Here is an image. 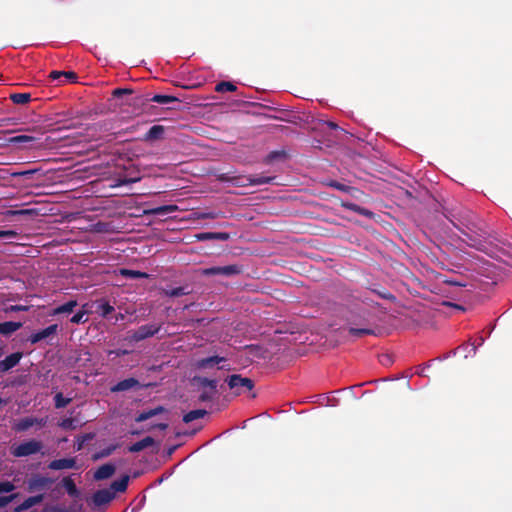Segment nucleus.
<instances>
[{"label": "nucleus", "mask_w": 512, "mask_h": 512, "mask_svg": "<svg viewBox=\"0 0 512 512\" xmlns=\"http://www.w3.org/2000/svg\"><path fill=\"white\" fill-rule=\"evenodd\" d=\"M28 306L24 305H11L6 308V312H20V311H27Z\"/></svg>", "instance_id": "nucleus-49"}, {"label": "nucleus", "mask_w": 512, "mask_h": 512, "mask_svg": "<svg viewBox=\"0 0 512 512\" xmlns=\"http://www.w3.org/2000/svg\"><path fill=\"white\" fill-rule=\"evenodd\" d=\"M100 314L103 317H107L114 311V307L109 302H103L99 305Z\"/></svg>", "instance_id": "nucleus-40"}, {"label": "nucleus", "mask_w": 512, "mask_h": 512, "mask_svg": "<svg viewBox=\"0 0 512 512\" xmlns=\"http://www.w3.org/2000/svg\"><path fill=\"white\" fill-rule=\"evenodd\" d=\"M257 416H259V417L267 416V412H262V413L258 414Z\"/></svg>", "instance_id": "nucleus-61"}, {"label": "nucleus", "mask_w": 512, "mask_h": 512, "mask_svg": "<svg viewBox=\"0 0 512 512\" xmlns=\"http://www.w3.org/2000/svg\"><path fill=\"white\" fill-rule=\"evenodd\" d=\"M193 381L198 385L200 390L208 389L210 391H212L214 389V387L217 386V383H218L217 380H215V379H208V378L202 377V376H195L193 378Z\"/></svg>", "instance_id": "nucleus-19"}, {"label": "nucleus", "mask_w": 512, "mask_h": 512, "mask_svg": "<svg viewBox=\"0 0 512 512\" xmlns=\"http://www.w3.org/2000/svg\"><path fill=\"white\" fill-rule=\"evenodd\" d=\"M10 100L14 104H27L31 100V94L30 93H12L9 96Z\"/></svg>", "instance_id": "nucleus-27"}, {"label": "nucleus", "mask_w": 512, "mask_h": 512, "mask_svg": "<svg viewBox=\"0 0 512 512\" xmlns=\"http://www.w3.org/2000/svg\"><path fill=\"white\" fill-rule=\"evenodd\" d=\"M132 90L128 88H116L113 90L112 95L115 98H119L123 95L131 94Z\"/></svg>", "instance_id": "nucleus-45"}, {"label": "nucleus", "mask_w": 512, "mask_h": 512, "mask_svg": "<svg viewBox=\"0 0 512 512\" xmlns=\"http://www.w3.org/2000/svg\"><path fill=\"white\" fill-rule=\"evenodd\" d=\"M341 206L347 210L356 212L360 215H367V213H368V211L365 208L360 207L359 205L352 203V202H344L343 201V202H341Z\"/></svg>", "instance_id": "nucleus-33"}, {"label": "nucleus", "mask_w": 512, "mask_h": 512, "mask_svg": "<svg viewBox=\"0 0 512 512\" xmlns=\"http://www.w3.org/2000/svg\"><path fill=\"white\" fill-rule=\"evenodd\" d=\"M42 498H43V497H42V495H37V496L29 497V498H27V499L24 501V504H23V505H24V507H25V508H29V507H31L32 505H34V504H37V503L41 502V501H42Z\"/></svg>", "instance_id": "nucleus-42"}, {"label": "nucleus", "mask_w": 512, "mask_h": 512, "mask_svg": "<svg viewBox=\"0 0 512 512\" xmlns=\"http://www.w3.org/2000/svg\"><path fill=\"white\" fill-rule=\"evenodd\" d=\"M23 354L21 352H15L8 355L4 360L0 361V372L4 373L14 368L21 360Z\"/></svg>", "instance_id": "nucleus-11"}, {"label": "nucleus", "mask_w": 512, "mask_h": 512, "mask_svg": "<svg viewBox=\"0 0 512 512\" xmlns=\"http://www.w3.org/2000/svg\"><path fill=\"white\" fill-rule=\"evenodd\" d=\"M118 444H111L93 455V460H98L110 456L117 448Z\"/></svg>", "instance_id": "nucleus-28"}, {"label": "nucleus", "mask_w": 512, "mask_h": 512, "mask_svg": "<svg viewBox=\"0 0 512 512\" xmlns=\"http://www.w3.org/2000/svg\"><path fill=\"white\" fill-rule=\"evenodd\" d=\"M153 444H154V439L150 436H147V437L143 438L142 440L137 441V442L133 443L132 445H130L128 447V451L132 452V453H137V452H140L148 447H151Z\"/></svg>", "instance_id": "nucleus-18"}, {"label": "nucleus", "mask_w": 512, "mask_h": 512, "mask_svg": "<svg viewBox=\"0 0 512 512\" xmlns=\"http://www.w3.org/2000/svg\"><path fill=\"white\" fill-rule=\"evenodd\" d=\"M58 325L52 324L36 333H33L29 336L28 341L31 344H36L42 340L49 338L50 336H54L57 333Z\"/></svg>", "instance_id": "nucleus-9"}, {"label": "nucleus", "mask_w": 512, "mask_h": 512, "mask_svg": "<svg viewBox=\"0 0 512 512\" xmlns=\"http://www.w3.org/2000/svg\"><path fill=\"white\" fill-rule=\"evenodd\" d=\"M86 315V311L85 310H81V311H78L76 314H74L70 321L71 323H74V324H80V323H84L87 321L86 318H84Z\"/></svg>", "instance_id": "nucleus-41"}, {"label": "nucleus", "mask_w": 512, "mask_h": 512, "mask_svg": "<svg viewBox=\"0 0 512 512\" xmlns=\"http://www.w3.org/2000/svg\"><path fill=\"white\" fill-rule=\"evenodd\" d=\"M156 427H158L161 430H164V429H166L168 427V425L164 424V423H161V424H158Z\"/></svg>", "instance_id": "nucleus-57"}, {"label": "nucleus", "mask_w": 512, "mask_h": 512, "mask_svg": "<svg viewBox=\"0 0 512 512\" xmlns=\"http://www.w3.org/2000/svg\"><path fill=\"white\" fill-rule=\"evenodd\" d=\"M229 389L234 395H250L254 388V382L252 379L242 377L239 374H233L226 378Z\"/></svg>", "instance_id": "nucleus-3"}, {"label": "nucleus", "mask_w": 512, "mask_h": 512, "mask_svg": "<svg viewBox=\"0 0 512 512\" xmlns=\"http://www.w3.org/2000/svg\"><path fill=\"white\" fill-rule=\"evenodd\" d=\"M62 78H65L66 82L76 83L77 79H78V76L73 71H64V74H63Z\"/></svg>", "instance_id": "nucleus-44"}, {"label": "nucleus", "mask_w": 512, "mask_h": 512, "mask_svg": "<svg viewBox=\"0 0 512 512\" xmlns=\"http://www.w3.org/2000/svg\"><path fill=\"white\" fill-rule=\"evenodd\" d=\"M182 419L185 424H188L189 422H191L192 420H195L196 418H182Z\"/></svg>", "instance_id": "nucleus-58"}, {"label": "nucleus", "mask_w": 512, "mask_h": 512, "mask_svg": "<svg viewBox=\"0 0 512 512\" xmlns=\"http://www.w3.org/2000/svg\"><path fill=\"white\" fill-rule=\"evenodd\" d=\"M287 406H288V409L283 410L282 412H284V413H289V412H290V410H291V405H290V404H288Z\"/></svg>", "instance_id": "nucleus-60"}, {"label": "nucleus", "mask_w": 512, "mask_h": 512, "mask_svg": "<svg viewBox=\"0 0 512 512\" xmlns=\"http://www.w3.org/2000/svg\"><path fill=\"white\" fill-rule=\"evenodd\" d=\"M164 133V127L161 125L152 126L145 134V140L159 139Z\"/></svg>", "instance_id": "nucleus-26"}, {"label": "nucleus", "mask_w": 512, "mask_h": 512, "mask_svg": "<svg viewBox=\"0 0 512 512\" xmlns=\"http://www.w3.org/2000/svg\"><path fill=\"white\" fill-rule=\"evenodd\" d=\"M237 90L236 85L229 81H222L216 84L215 91L219 93L234 92Z\"/></svg>", "instance_id": "nucleus-31"}, {"label": "nucleus", "mask_w": 512, "mask_h": 512, "mask_svg": "<svg viewBox=\"0 0 512 512\" xmlns=\"http://www.w3.org/2000/svg\"><path fill=\"white\" fill-rule=\"evenodd\" d=\"M109 354H114L117 357H121V356H125V355L129 354V351L125 350V349H116V350L109 351Z\"/></svg>", "instance_id": "nucleus-53"}, {"label": "nucleus", "mask_w": 512, "mask_h": 512, "mask_svg": "<svg viewBox=\"0 0 512 512\" xmlns=\"http://www.w3.org/2000/svg\"><path fill=\"white\" fill-rule=\"evenodd\" d=\"M137 421H143V420H146L147 418H142V417H139V418H135Z\"/></svg>", "instance_id": "nucleus-63"}, {"label": "nucleus", "mask_w": 512, "mask_h": 512, "mask_svg": "<svg viewBox=\"0 0 512 512\" xmlns=\"http://www.w3.org/2000/svg\"><path fill=\"white\" fill-rule=\"evenodd\" d=\"M328 126L331 128V129H337L338 128V125L334 122H328Z\"/></svg>", "instance_id": "nucleus-56"}, {"label": "nucleus", "mask_w": 512, "mask_h": 512, "mask_svg": "<svg viewBox=\"0 0 512 512\" xmlns=\"http://www.w3.org/2000/svg\"><path fill=\"white\" fill-rule=\"evenodd\" d=\"M41 420H43V418H41ZM36 423L41 424L42 421H38V418H24L16 424L15 428L17 431H25Z\"/></svg>", "instance_id": "nucleus-25"}, {"label": "nucleus", "mask_w": 512, "mask_h": 512, "mask_svg": "<svg viewBox=\"0 0 512 512\" xmlns=\"http://www.w3.org/2000/svg\"><path fill=\"white\" fill-rule=\"evenodd\" d=\"M114 498V492L109 489H100L93 495V502L97 506L105 505Z\"/></svg>", "instance_id": "nucleus-12"}, {"label": "nucleus", "mask_w": 512, "mask_h": 512, "mask_svg": "<svg viewBox=\"0 0 512 512\" xmlns=\"http://www.w3.org/2000/svg\"><path fill=\"white\" fill-rule=\"evenodd\" d=\"M198 400L206 404L204 409H195L186 413L184 416H206L221 412L226 407V401L221 398L217 386L212 391L208 389L200 390Z\"/></svg>", "instance_id": "nucleus-1"}, {"label": "nucleus", "mask_w": 512, "mask_h": 512, "mask_svg": "<svg viewBox=\"0 0 512 512\" xmlns=\"http://www.w3.org/2000/svg\"><path fill=\"white\" fill-rule=\"evenodd\" d=\"M198 430H199V428H193L192 430H187V429H182L180 427H176L174 430V434H175V437L191 436V435H194Z\"/></svg>", "instance_id": "nucleus-39"}, {"label": "nucleus", "mask_w": 512, "mask_h": 512, "mask_svg": "<svg viewBox=\"0 0 512 512\" xmlns=\"http://www.w3.org/2000/svg\"><path fill=\"white\" fill-rule=\"evenodd\" d=\"M10 500V497H0V508L5 507Z\"/></svg>", "instance_id": "nucleus-54"}, {"label": "nucleus", "mask_w": 512, "mask_h": 512, "mask_svg": "<svg viewBox=\"0 0 512 512\" xmlns=\"http://www.w3.org/2000/svg\"><path fill=\"white\" fill-rule=\"evenodd\" d=\"M159 411H162V407H159V408H156V409H152V410H150L148 412H142V413L139 414V416H147V417L156 416Z\"/></svg>", "instance_id": "nucleus-52"}, {"label": "nucleus", "mask_w": 512, "mask_h": 512, "mask_svg": "<svg viewBox=\"0 0 512 512\" xmlns=\"http://www.w3.org/2000/svg\"><path fill=\"white\" fill-rule=\"evenodd\" d=\"M129 476L123 475L120 479L115 480L111 483L110 489L112 492H125L129 483Z\"/></svg>", "instance_id": "nucleus-23"}, {"label": "nucleus", "mask_w": 512, "mask_h": 512, "mask_svg": "<svg viewBox=\"0 0 512 512\" xmlns=\"http://www.w3.org/2000/svg\"><path fill=\"white\" fill-rule=\"evenodd\" d=\"M218 179L222 182H230L232 185L237 187L255 186L273 183L275 177L262 176V175H251V176H234L231 177L228 174H220Z\"/></svg>", "instance_id": "nucleus-2"}, {"label": "nucleus", "mask_w": 512, "mask_h": 512, "mask_svg": "<svg viewBox=\"0 0 512 512\" xmlns=\"http://www.w3.org/2000/svg\"><path fill=\"white\" fill-rule=\"evenodd\" d=\"M218 213L216 212H200L197 213V219H216Z\"/></svg>", "instance_id": "nucleus-47"}, {"label": "nucleus", "mask_w": 512, "mask_h": 512, "mask_svg": "<svg viewBox=\"0 0 512 512\" xmlns=\"http://www.w3.org/2000/svg\"><path fill=\"white\" fill-rule=\"evenodd\" d=\"M244 272L243 265L240 264H230L226 266H213L208 268H203L200 270V274L202 276L210 277V276H223V277H233L240 275Z\"/></svg>", "instance_id": "nucleus-4"}, {"label": "nucleus", "mask_w": 512, "mask_h": 512, "mask_svg": "<svg viewBox=\"0 0 512 512\" xmlns=\"http://www.w3.org/2000/svg\"><path fill=\"white\" fill-rule=\"evenodd\" d=\"M75 465L76 461L74 458H61L51 461L49 463V468L52 470L72 469Z\"/></svg>", "instance_id": "nucleus-14"}, {"label": "nucleus", "mask_w": 512, "mask_h": 512, "mask_svg": "<svg viewBox=\"0 0 512 512\" xmlns=\"http://www.w3.org/2000/svg\"><path fill=\"white\" fill-rule=\"evenodd\" d=\"M4 354V345L0 342V357Z\"/></svg>", "instance_id": "nucleus-59"}, {"label": "nucleus", "mask_w": 512, "mask_h": 512, "mask_svg": "<svg viewBox=\"0 0 512 512\" xmlns=\"http://www.w3.org/2000/svg\"><path fill=\"white\" fill-rule=\"evenodd\" d=\"M62 485L70 497L78 498L80 496V492L71 478L65 477L62 480Z\"/></svg>", "instance_id": "nucleus-21"}, {"label": "nucleus", "mask_w": 512, "mask_h": 512, "mask_svg": "<svg viewBox=\"0 0 512 512\" xmlns=\"http://www.w3.org/2000/svg\"><path fill=\"white\" fill-rule=\"evenodd\" d=\"M151 385L152 384L141 385L136 378L130 377V378L121 380L118 383H116L115 385L111 386L110 391L112 393H119V392L129 391V390H133V389L147 388V387H150Z\"/></svg>", "instance_id": "nucleus-7"}, {"label": "nucleus", "mask_w": 512, "mask_h": 512, "mask_svg": "<svg viewBox=\"0 0 512 512\" xmlns=\"http://www.w3.org/2000/svg\"><path fill=\"white\" fill-rule=\"evenodd\" d=\"M225 361L224 357L220 356H210L207 358H202L196 362V367L198 369H208L214 367L216 364H219L221 362Z\"/></svg>", "instance_id": "nucleus-15"}, {"label": "nucleus", "mask_w": 512, "mask_h": 512, "mask_svg": "<svg viewBox=\"0 0 512 512\" xmlns=\"http://www.w3.org/2000/svg\"><path fill=\"white\" fill-rule=\"evenodd\" d=\"M79 418H62V421L59 423V426L65 430L75 429L77 424L79 423Z\"/></svg>", "instance_id": "nucleus-36"}, {"label": "nucleus", "mask_w": 512, "mask_h": 512, "mask_svg": "<svg viewBox=\"0 0 512 512\" xmlns=\"http://www.w3.org/2000/svg\"><path fill=\"white\" fill-rule=\"evenodd\" d=\"M445 283H447L449 285L463 286V284L456 282V281H452V280H446Z\"/></svg>", "instance_id": "nucleus-55"}, {"label": "nucleus", "mask_w": 512, "mask_h": 512, "mask_svg": "<svg viewBox=\"0 0 512 512\" xmlns=\"http://www.w3.org/2000/svg\"><path fill=\"white\" fill-rule=\"evenodd\" d=\"M77 305H78V303L76 300H70L62 305L57 306L53 310V315L71 313Z\"/></svg>", "instance_id": "nucleus-24"}, {"label": "nucleus", "mask_w": 512, "mask_h": 512, "mask_svg": "<svg viewBox=\"0 0 512 512\" xmlns=\"http://www.w3.org/2000/svg\"><path fill=\"white\" fill-rule=\"evenodd\" d=\"M327 185H328L329 187H332V188H334V189H336V190L343 191V192H349V193H350V192H353V191H357V189H356V188L351 187V186H347V185L342 184V183H340V182H338V181H336V180H331V181H329V182L327 183Z\"/></svg>", "instance_id": "nucleus-34"}, {"label": "nucleus", "mask_w": 512, "mask_h": 512, "mask_svg": "<svg viewBox=\"0 0 512 512\" xmlns=\"http://www.w3.org/2000/svg\"><path fill=\"white\" fill-rule=\"evenodd\" d=\"M17 236V232L13 230H0V239H12Z\"/></svg>", "instance_id": "nucleus-46"}, {"label": "nucleus", "mask_w": 512, "mask_h": 512, "mask_svg": "<svg viewBox=\"0 0 512 512\" xmlns=\"http://www.w3.org/2000/svg\"><path fill=\"white\" fill-rule=\"evenodd\" d=\"M453 306L458 308V309H462L463 310V308L460 305L454 304Z\"/></svg>", "instance_id": "nucleus-64"}, {"label": "nucleus", "mask_w": 512, "mask_h": 512, "mask_svg": "<svg viewBox=\"0 0 512 512\" xmlns=\"http://www.w3.org/2000/svg\"><path fill=\"white\" fill-rule=\"evenodd\" d=\"M163 294L168 297H180L189 294L186 287H176L173 289H164Z\"/></svg>", "instance_id": "nucleus-32"}, {"label": "nucleus", "mask_w": 512, "mask_h": 512, "mask_svg": "<svg viewBox=\"0 0 512 512\" xmlns=\"http://www.w3.org/2000/svg\"><path fill=\"white\" fill-rule=\"evenodd\" d=\"M284 157H285L284 151H272L265 157L264 162L266 164H270V163L274 162L275 160L281 159Z\"/></svg>", "instance_id": "nucleus-37"}, {"label": "nucleus", "mask_w": 512, "mask_h": 512, "mask_svg": "<svg viewBox=\"0 0 512 512\" xmlns=\"http://www.w3.org/2000/svg\"><path fill=\"white\" fill-rule=\"evenodd\" d=\"M176 211H178V206L174 205V204H170V205L158 206V207L146 210L145 213L148 215L164 216L169 213L176 212Z\"/></svg>", "instance_id": "nucleus-16"}, {"label": "nucleus", "mask_w": 512, "mask_h": 512, "mask_svg": "<svg viewBox=\"0 0 512 512\" xmlns=\"http://www.w3.org/2000/svg\"><path fill=\"white\" fill-rule=\"evenodd\" d=\"M115 465L106 463L101 465L94 473V479L97 481L110 478L115 473Z\"/></svg>", "instance_id": "nucleus-13"}, {"label": "nucleus", "mask_w": 512, "mask_h": 512, "mask_svg": "<svg viewBox=\"0 0 512 512\" xmlns=\"http://www.w3.org/2000/svg\"><path fill=\"white\" fill-rule=\"evenodd\" d=\"M197 241L218 240L227 241L230 239V234L227 232H201L194 235Z\"/></svg>", "instance_id": "nucleus-10"}, {"label": "nucleus", "mask_w": 512, "mask_h": 512, "mask_svg": "<svg viewBox=\"0 0 512 512\" xmlns=\"http://www.w3.org/2000/svg\"><path fill=\"white\" fill-rule=\"evenodd\" d=\"M42 443L36 440L23 442L16 447H13L11 454L15 457H26L40 452Z\"/></svg>", "instance_id": "nucleus-5"}, {"label": "nucleus", "mask_w": 512, "mask_h": 512, "mask_svg": "<svg viewBox=\"0 0 512 512\" xmlns=\"http://www.w3.org/2000/svg\"><path fill=\"white\" fill-rule=\"evenodd\" d=\"M53 483V479L43 475H33L28 480V487L31 491H41L49 487Z\"/></svg>", "instance_id": "nucleus-8"}, {"label": "nucleus", "mask_w": 512, "mask_h": 512, "mask_svg": "<svg viewBox=\"0 0 512 512\" xmlns=\"http://www.w3.org/2000/svg\"><path fill=\"white\" fill-rule=\"evenodd\" d=\"M349 334L353 337H363L365 335H372L374 334V330L367 329V328H349L348 330Z\"/></svg>", "instance_id": "nucleus-35"}, {"label": "nucleus", "mask_w": 512, "mask_h": 512, "mask_svg": "<svg viewBox=\"0 0 512 512\" xmlns=\"http://www.w3.org/2000/svg\"><path fill=\"white\" fill-rule=\"evenodd\" d=\"M464 235L468 238V240H470L471 242H468V244L471 246V247H474L476 249H480V246L482 245L480 241L472 238L469 234L463 232Z\"/></svg>", "instance_id": "nucleus-50"}, {"label": "nucleus", "mask_w": 512, "mask_h": 512, "mask_svg": "<svg viewBox=\"0 0 512 512\" xmlns=\"http://www.w3.org/2000/svg\"><path fill=\"white\" fill-rule=\"evenodd\" d=\"M120 274L124 277L131 278V279H140V278H147L148 274L145 272L137 271V270H130L126 268L120 269Z\"/></svg>", "instance_id": "nucleus-29"}, {"label": "nucleus", "mask_w": 512, "mask_h": 512, "mask_svg": "<svg viewBox=\"0 0 512 512\" xmlns=\"http://www.w3.org/2000/svg\"><path fill=\"white\" fill-rule=\"evenodd\" d=\"M14 488L15 486L9 481L0 482V493L12 492Z\"/></svg>", "instance_id": "nucleus-43"}, {"label": "nucleus", "mask_w": 512, "mask_h": 512, "mask_svg": "<svg viewBox=\"0 0 512 512\" xmlns=\"http://www.w3.org/2000/svg\"><path fill=\"white\" fill-rule=\"evenodd\" d=\"M54 402L57 408H63L70 402V399L65 398L62 393H57L54 396Z\"/></svg>", "instance_id": "nucleus-38"}, {"label": "nucleus", "mask_w": 512, "mask_h": 512, "mask_svg": "<svg viewBox=\"0 0 512 512\" xmlns=\"http://www.w3.org/2000/svg\"><path fill=\"white\" fill-rule=\"evenodd\" d=\"M9 143L12 145H19L23 147H27L28 144L36 141V138L30 135L22 134L9 138Z\"/></svg>", "instance_id": "nucleus-20"}, {"label": "nucleus", "mask_w": 512, "mask_h": 512, "mask_svg": "<svg viewBox=\"0 0 512 512\" xmlns=\"http://www.w3.org/2000/svg\"><path fill=\"white\" fill-rule=\"evenodd\" d=\"M176 448H177V446L172 447V448L169 450V453H170V454H171V453H173V452H174V450H175Z\"/></svg>", "instance_id": "nucleus-62"}, {"label": "nucleus", "mask_w": 512, "mask_h": 512, "mask_svg": "<svg viewBox=\"0 0 512 512\" xmlns=\"http://www.w3.org/2000/svg\"><path fill=\"white\" fill-rule=\"evenodd\" d=\"M6 216H38L39 210L36 208L11 209L6 211Z\"/></svg>", "instance_id": "nucleus-22"}, {"label": "nucleus", "mask_w": 512, "mask_h": 512, "mask_svg": "<svg viewBox=\"0 0 512 512\" xmlns=\"http://www.w3.org/2000/svg\"><path fill=\"white\" fill-rule=\"evenodd\" d=\"M161 330L160 324H147L140 326L137 330L133 331L129 339L133 342H140L149 337L154 336Z\"/></svg>", "instance_id": "nucleus-6"}, {"label": "nucleus", "mask_w": 512, "mask_h": 512, "mask_svg": "<svg viewBox=\"0 0 512 512\" xmlns=\"http://www.w3.org/2000/svg\"><path fill=\"white\" fill-rule=\"evenodd\" d=\"M22 327L21 322L6 321L0 323V334L3 336H9L19 330Z\"/></svg>", "instance_id": "nucleus-17"}, {"label": "nucleus", "mask_w": 512, "mask_h": 512, "mask_svg": "<svg viewBox=\"0 0 512 512\" xmlns=\"http://www.w3.org/2000/svg\"><path fill=\"white\" fill-rule=\"evenodd\" d=\"M150 100L152 102H156V103H159V104H169V103H172V102H180V100L177 97H175V96L160 95V94L154 95Z\"/></svg>", "instance_id": "nucleus-30"}, {"label": "nucleus", "mask_w": 512, "mask_h": 512, "mask_svg": "<svg viewBox=\"0 0 512 512\" xmlns=\"http://www.w3.org/2000/svg\"><path fill=\"white\" fill-rule=\"evenodd\" d=\"M64 71L54 70L49 74V78L52 80H60L63 77Z\"/></svg>", "instance_id": "nucleus-51"}, {"label": "nucleus", "mask_w": 512, "mask_h": 512, "mask_svg": "<svg viewBox=\"0 0 512 512\" xmlns=\"http://www.w3.org/2000/svg\"><path fill=\"white\" fill-rule=\"evenodd\" d=\"M374 293H376L379 297H381L382 299H386V300H394L395 297L388 291L384 290V291H380V290H372Z\"/></svg>", "instance_id": "nucleus-48"}]
</instances>
